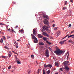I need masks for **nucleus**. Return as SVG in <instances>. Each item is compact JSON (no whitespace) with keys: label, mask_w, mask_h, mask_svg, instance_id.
Masks as SVG:
<instances>
[{"label":"nucleus","mask_w":74,"mask_h":74,"mask_svg":"<svg viewBox=\"0 0 74 74\" xmlns=\"http://www.w3.org/2000/svg\"><path fill=\"white\" fill-rule=\"evenodd\" d=\"M54 53H56L57 55H60L64 53V52L63 51H62L60 49H56V51H54Z\"/></svg>","instance_id":"nucleus-1"},{"label":"nucleus","mask_w":74,"mask_h":74,"mask_svg":"<svg viewBox=\"0 0 74 74\" xmlns=\"http://www.w3.org/2000/svg\"><path fill=\"white\" fill-rule=\"evenodd\" d=\"M31 36L33 39H34V43H37L38 42V40L37 39L36 37L33 34H31Z\"/></svg>","instance_id":"nucleus-2"},{"label":"nucleus","mask_w":74,"mask_h":74,"mask_svg":"<svg viewBox=\"0 0 74 74\" xmlns=\"http://www.w3.org/2000/svg\"><path fill=\"white\" fill-rule=\"evenodd\" d=\"M48 27H47V26L45 25L43 27V29H44V30H45L46 31H47L48 33H49V29L48 28L49 27L48 26H47Z\"/></svg>","instance_id":"nucleus-3"},{"label":"nucleus","mask_w":74,"mask_h":74,"mask_svg":"<svg viewBox=\"0 0 74 74\" xmlns=\"http://www.w3.org/2000/svg\"><path fill=\"white\" fill-rule=\"evenodd\" d=\"M45 56L46 57H47L48 58L49 56V51H48V50L46 49L45 51Z\"/></svg>","instance_id":"nucleus-4"},{"label":"nucleus","mask_w":74,"mask_h":74,"mask_svg":"<svg viewBox=\"0 0 74 74\" xmlns=\"http://www.w3.org/2000/svg\"><path fill=\"white\" fill-rule=\"evenodd\" d=\"M44 24L47 25V26H49L48 21L46 19H45L44 21Z\"/></svg>","instance_id":"nucleus-5"},{"label":"nucleus","mask_w":74,"mask_h":74,"mask_svg":"<svg viewBox=\"0 0 74 74\" xmlns=\"http://www.w3.org/2000/svg\"><path fill=\"white\" fill-rule=\"evenodd\" d=\"M43 34L44 36H47V37H49V36L48 35V34L46 32H44L43 33Z\"/></svg>","instance_id":"nucleus-6"},{"label":"nucleus","mask_w":74,"mask_h":74,"mask_svg":"<svg viewBox=\"0 0 74 74\" xmlns=\"http://www.w3.org/2000/svg\"><path fill=\"white\" fill-rule=\"evenodd\" d=\"M43 17L44 18H45V19L49 18V17H48V16L46 15V14L43 15Z\"/></svg>","instance_id":"nucleus-7"},{"label":"nucleus","mask_w":74,"mask_h":74,"mask_svg":"<svg viewBox=\"0 0 74 74\" xmlns=\"http://www.w3.org/2000/svg\"><path fill=\"white\" fill-rule=\"evenodd\" d=\"M69 61H66L64 62V65L65 66H67V64H69Z\"/></svg>","instance_id":"nucleus-8"},{"label":"nucleus","mask_w":74,"mask_h":74,"mask_svg":"<svg viewBox=\"0 0 74 74\" xmlns=\"http://www.w3.org/2000/svg\"><path fill=\"white\" fill-rule=\"evenodd\" d=\"M33 33L34 35H36V29H34L33 30Z\"/></svg>","instance_id":"nucleus-9"},{"label":"nucleus","mask_w":74,"mask_h":74,"mask_svg":"<svg viewBox=\"0 0 74 74\" xmlns=\"http://www.w3.org/2000/svg\"><path fill=\"white\" fill-rule=\"evenodd\" d=\"M65 67L64 68V69L66 71H68L69 70V66H65Z\"/></svg>","instance_id":"nucleus-10"},{"label":"nucleus","mask_w":74,"mask_h":74,"mask_svg":"<svg viewBox=\"0 0 74 74\" xmlns=\"http://www.w3.org/2000/svg\"><path fill=\"white\" fill-rule=\"evenodd\" d=\"M55 66H56L57 67H59V63L57 62H56L55 63Z\"/></svg>","instance_id":"nucleus-11"},{"label":"nucleus","mask_w":74,"mask_h":74,"mask_svg":"<svg viewBox=\"0 0 74 74\" xmlns=\"http://www.w3.org/2000/svg\"><path fill=\"white\" fill-rule=\"evenodd\" d=\"M38 38H42V36H41V34H38Z\"/></svg>","instance_id":"nucleus-12"},{"label":"nucleus","mask_w":74,"mask_h":74,"mask_svg":"<svg viewBox=\"0 0 74 74\" xmlns=\"http://www.w3.org/2000/svg\"><path fill=\"white\" fill-rule=\"evenodd\" d=\"M39 44L41 45H44V44L42 42H39Z\"/></svg>","instance_id":"nucleus-13"},{"label":"nucleus","mask_w":74,"mask_h":74,"mask_svg":"<svg viewBox=\"0 0 74 74\" xmlns=\"http://www.w3.org/2000/svg\"><path fill=\"white\" fill-rule=\"evenodd\" d=\"M23 29H21L20 30H19V33H23Z\"/></svg>","instance_id":"nucleus-14"},{"label":"nucleus","mask_w":74,"mask_h":74,"mask_svg":"<svg viewBox=\"0 0 74 74\" xmlns=\"http://www.w3.org/2000/svg\"><path fill=\"white\" fill-rule=\"evenodd\" d=\"M46 42L47 43V44H48L49 45H51V44L52 43L51 42H49L48 41H46Z\"/></svg>","instance_id":"nucleus-15"},{"label":"nucleus","mask_w":74,"mask_h":74,"mask_svg":"<svg viewBox=\"0 0 74 74\" xmlns=\"http://www.w3.org/2000/svg\"><path fill=\"white\" fill-rule=\"evenodd\" d=\"M43 40L44 41H46V40H47V39L45 37H43Z\"/></svg>","instance_id":"nucleus-16"},{"label":"nucleus","mask_w":74,"mask_h":74,"mask_svg":"<svg viewBox=\"0 0 74 74\" xmlns=\"http://www.w3.org/2000/svg\"><path fill=\"white\" fill-rule=\"evenodd\" d=\"M67 54H68V56H67V60H68V58H69V54L68 53H67L66 55H67Z\"/></svg>","instance_id":"nucleus-17"},{"label":"nucleus","mask_w":74,"mask_h":74,"mask_svg":"<svg viewBox=\"0 0 74 74\" xmlns=\"http://www.w3.org/2000/svg\"><path fill=\"white\" fill-rule=\"evenodd\" d=\"M47 74H50V73H51V71L50 70H48L47 71Z\"/></svg>","instance_id":"nucleus-18"},{"label":"nucleus","mask_w":74,"mask_h":74,"mask_svg":"<svg viewBox=\"0 0 74 74\" xmlns=\"http://www.w3.org/2000/svg\"><path fill=\"white\" fill-rule=\"evenodd\" d=\"M57 35H58V36H59V35H60V32H57Z\"/></svg>","instance_id":"nucleus-19"},{"label":"nucleus","mask_w":74,"mask_h":74,"mask_svg":"<svg viewBox=\"0 0 74 74\" xmlns=\"http://www.w3.org/2000/svg\"><path fill=\"white\" fill-rule=\"evenodd\" d=\"M10 53H11V52H9L8 54V56L9 57H10L11 56V54H10Z\"/></svg>","instance_id":"nucleus-20"},{"label":"nucleus","mask_w":74,"mask_h":74,"mask_svg":"<svg viewBox=\"0 0 74 74\" xmlns=\"http://www.w3.org/2000/svg\"><path fill=\"white\" fill-rule=\"evenodd\" d=\"M43 74H45V70L44 69L43 70Z\"/></svg>","instance_id":"nucleus-21"},{"label":"nucleus","mask_w":74,"mask_h":74,"mask_svg":"<svg viewBox=\"0 0 74 74\" xmlns=\"http://www.w3.org/2000/svg\"><path fill=\"white\" fill-rule=\"evenodd\" d=\"M66 9H67V8L66 7H63L62 8V10H66Z\"/></svg>","instance_id":"nucleus-22"},{"label":"nucleus","mask_w":74,"mask_h":74,"mask_svg":"<svg viewBox=\"0 0 74 74\" xmlns=\"http://www.w3.org/2000/svg\"><path fill=\"white\" fill-rule=\"evenodd\" d=\"M40 69H38V71L37 72L38 74H39L40 73Z\"/></svg>","instance_id":"nucleus-23"},{"label":"nucleus","mask_w":74,"mask_h":74,"mask_svg":"<svg viewBox=\"0 0 74 74\" xmlns=\"http://www.w3.org/2000/svg\"><path fill=\"white\" fill-rule=\"evenodd\" d=\"M67 1H65V2H64V5H66L67 4Z\"/></svg>","instance_id":"nucleus-24"},{"label":"nucleus","mask_w":74,"mask_h":74,"mask_svg":"<svg viewBox=\"0 0 74 74\" xmlns=\"http://www.w3.org/2000/svg\"><path fill=\"white\" fill-rule=\"evenodd\" d=\"M52 67V65H50V64H49V67L50 68H51Z\"/></svg>","instance_id":"nucleus-25"},{"label":"nucleus","mask_w":74,"mask_h":74,"mask_svg":"<svg viewBox=\"0 0 74 74\" xmlns=\"http://www.w3.org/2000/svg\"><path fill=\"white\" fill-rule=\"evenodd\" d=\"M44 67L45 68H47V65L46 64H45L44 65Z\"/></svg>","instance_id":"nucleus-26"},{"label":"nucleus","mask_w":74,"mask_h":74,"mask_svg":"<svg viewBox=\"0 0 74 74\" xmlns=\"http://www.w3.org/2000/svg\"><path fill=\"white\" fill-rule=\"evenodd\" d=\"M28 74H30V70H28Z\"/></svg>","instance_id":"nucleus-27"},{"label":"nucleus","mask_w":74,"mask_h":74,"mask_svg":"<svg viewBox=\"0 0 74 74\" xmlns=\"http://www.w3.org/2000/svg\"><path fill=\"white\" fill-rule=\"evenodd\" d=\"M2 57L3 58H6V56H2Z\"/></svg>","instance_id":"nucleus-28"},{"label":"nucleus","mask_w":74,"mask_h":74,"mask_svg":"<svg viewBox=\"0 0 74 74\" xmlns=\"http://www.w3.org/2000/svg\"><path fill=\"white\" fill-rule=\"evenodd\" d=\"M59 43H60V44H61V45H62V44H63L62 41L60 42H59Z\"/></svg>","instance_id":"nucleus-29"},{"label":"nucleus","mask_w":74,"mask_h":74,"mask_svg":"<svg viewBox=\"0 0 74 74\" xmlns=\"http://www.w3.org/2000/svg\"><path fill=\"white\" fill-rule=\"evenodd\" d=\"M4 48L5 49H8V47H5Z\"/></svg>","instance_id":"nucleus-30"},{"label":"nucleus","mask_w":74,"mask_h":74,"mask_svg":"<svg viewBox=\"0 0 74 74\" xmlns=\"http://www.w3.org/2000/svg\"><path fill=\"white\" fill-rule=\"evenodd\" d=\"M71 41H72V40H69V41L68 42H70L71 43Z\"/></svg>","instance_id":"nucleus-31"},{"label":"nucleus","mask_w":74,"mask_h":74,"mask_svg":"<svg viewBox=\"0 0 74 74\" xmlns=\"http://www.w3.org/2000/svg\"><path fill=\"white\" fill-rule=\"evenodd\" d=\"M65 41H66V40H63L62 41V43L63 44V43H64V42H65Z\"/></svg>","instance_id":"nucleus-32"},{"label":"nucleus","mask_w":74,"mask_h":74,"mask_svg":"<svg viewBox=\"0 0 74 74\" xmlns=\"http://www.w3.org/2000/svg\"><path fill=\"white\" fill-rule=\"evenodd\" d=\"M3 39L4 40H6V38H5V36H3Z\"/></svg>","instance_id":"nucleus-33"},{"label":"nucleus","mask_w":74,"mask_h":74,"mask_svg":"<svg viewBox=\"0 0 74 74\" xmlns=\"http://www.w3.org/2000/svg\"><path fill=\"white\" fill-rule=\"evenodd\" d=\"M63 69L62 68H60L59 69V70H60V71H63V69Z\"/></svg>","instance_id":"nucleus-34"},{"label":"nucleus","mask_w":74,"mask_h":74,"mask_svg":"<svg viewBox=\"0 0 74 74\" xmlns=\"http://www.w3.org/2000/svg\"><path fill=\"white\" fill-rule=\"evenodd\" d=\"M49 64H47V65H46V67H49Z\"/></svg>","instance_id":"nucleus-35"},{"label":"nucleus","mask_w":74,"mask_h":74,"mask_svg":"<svg viewBox=\"0 0 74 74\" xmlns=\"http://www.w3.org/2000/svg\"><path fill=\"white\" fill-rule=\"evenodd\" d=\"M11 31H12V32H14V29H11Z\"/></svg>","instance_id":"nucleus-36"},{"label":"nucleus","mask_w":74,"mask_h":74,"mask_svg":"<svg viewBox=\"0 0 74 74\" xmlns=\"http://www.w3.org/2000/svg\"><path fill=\"white\" fill-rule=\"evenodd\" d=\"M18 64H20V62H19V61H17V63Z\"/></svg>","instance_id":"nucleus-37"},{"label":"nucleus","mask_w":74,"mask_h":74,"mask_svg":"<svg viewBox=\"0 0 74 74\" xmlns=\"http://www.w3.org/2000/svg\"><path fill=\"white\" fill-rule=\"evenodd\" d=\"M3 39H1L0 40L1 42H3Z\"/></svg>","instance_id":"nucleus-38"},{"label":"nucleus","mask_w":74,"mask_h":74,"mask_svg":"<svg viewBox=\"0 0 74 74\" xmlns=\"http://www.w3.org/2000/svg\"><path fill=\"white\" fill-rule=\"evenodd\" d=\"M31 58H34V55H31Z\"/></svg>","instance_id":"nucleus-39"},{"label":"nucleus","mask_w":74,"mask_h":74,"mask_svg":"<svg viewBox=\"0 0 74 74\" xmlns=\"http://www.w3.org/2000/svg\"><path fill=\"white\" fill-rule=\"evenodd\" d=\"M0 25H4V24H2V23H0Z\"/></svg>","instance_id":"nucleus-40"},{"label":"nucleus","mask_w":74,"mask_h":74,"mask_svg":"<svg viewBox=\"0 0 74 74\" xmlns=\"http://www.w3.org/2000/svg\"><path fill=\"white\" fill-rule=\"evenodd\" d=\"M72 37L71 35L70 36H68V38H70V37Z\"/></svg>","instance_id":"nucleus-41"},{"label":"nucleus","mask_w":74,"mask_h":74,"mask_svg":"<svg viewBox=\"0 0 74 74\" xmlns=\"http://www.w3.org/2000/svg\"><path fill=\"white\" fill-rule=\"evenodd\" d=\"M71 44H73L74 43V42L72 40V41H71Z\"/></svg>","instance_id":"nucleus-42"},{"label":"nucleus","mask_w":74,"mask_h":74,"mask_svg":"<svg viewBox=\"0 0 74 74\" xmlns=\"http://www.w3.org/2000/svg\"><path fill=\"white\" fill-rule=\"evenodd\" d=\"M18 25H17L16 26V27H15V29H16L17 28H18Z\"/></svg>","instance_id":"nucleus-43"},{"label":"nucleus","mask_w":74,"mask_h":74,"mask_svg":"<svg viewBox=\"0 0 74 74\" xmlns=\"http://www.w3.org/2000/svg\"><path fill=\"white\" fill-rule=\"evenodd\" d=\"M58 29V27H55L54 28V30H56V29Z\"/></svg>","instance_id":"nucleus-44"},{"label":"nucleus","mask_w":74,"mask_h":74,"mask_svg":"<svg viewBox=\"0 0 74 74\" xmlns=\"http://www.w3.org/2000/svg\"><path fill=\"white\" fill-rule=\"evenodd\" d=\"M71 24L69 25V27H71Z\"/></svg>","instance_id":"nucleus-45"},{"label":"nucleus","mask_w":74,"mask_h":74,"mask_svg":"<svg viewBox=\"0 0 74 74\" xmlns=\"http://www.w3.org/2000/svg\"><path fill=\"white\" fill-rule=\"evenodd\" d=\"M48 49L50 51H51V48L50 47H49Z\"/></svg>","instance_id":"nucleus-46"},{"label":"nucleus","mask_w":74,"mask_h":74,"mask_svg":"<svg viewBox=\"0 0 74 74\" xmlns=\"http://www.w3.org/2000/svg\"><path fill=\"white\" fill-rule=\"evenodd\" d=\"M10 68H11V66H10L8 67V69H10Z\"/></svg>","instance_id":"nucleus-47"},{"label":"nucleus","mask_w":74,"mask_h":74,"mask_svg":"<svg viewBox=\"0 0 74 74\" xmlns=\"http://www.w3.org/2000/svg\"><path fill=\"white\" fill-rule=\"evenodd\" d=\"M70 1L71 2V3H73V0H70Z\"/></svg>","instance_id":"nucleus-48"},{"label":"nucleus","mask_w":74,"mask_h":74,"mask_svg":"<svg viewBox=\"0 0 74 74\" xmlns=\"http://www.w3.org/2000/svg\"><path fill=\"white\" fill-rule=\"evenodd\" d=\"M52 26H53V27H55V24H53V25Z\"/></svg>","instance_id":"nucleus-49"},{"label":"nucleus","mask_w":74,"mask_h":74,"mask_svg":"<svg viewBox=\"0 0 74 74\" xmlns=\"http://www.w3.org/2000/svg\"><path fill=\"white\" fill-rule=\"evenodd\" d=\"M15 59L17 58V56H16L15 55Z\"/></svg>","instance_id":"nucleus-50"},{"label":"nucleus","mask_w":74,"mask_h":74,"mask_svg":"<svg viewBox=\"0 0 74 74\" xmlns=\"http://www.w3.org/2000/svg\"><path fill=\"white\" fill-rule=\"evenodd\" d=\"M56 48L57 49H59V47H58L56 46Z\"/></svg>","instance_id":"nucleus-51"},{"label":"nucleus","mask_w":74,"mask_h":74,"mask_svg":"<svg viewBox=\"0 0 74 74\" xmlns=\"http://www.w3.org/2000/svg\"><path fill=\"white\" fill-rule=\"evenodd\" d=\"M12 52H13V53H16V52L14 51H12Z\"/></svg>","instance_id":"nucleus-52"},{"label":"nucleus","mask_w":74,"mask_h":74,"mask_svg":"<svg viewBox=\"0 0 74 74\" xmlns=\"http://www.w3.org/2000/svg\"><path fill=\"white\" fill-rule=\"evenodd\" d=\"M73 36H74V34H73L71 35V37H73Z\"/></svg>","instance_id":"nucleus-53"},{"label":"nucleus","mask_w":74,"mask_h":74,"mask_svg":"<svg viewBox=\"0 0 74 74\" xmlns=\"http://www.w3.org/2000/svg\"><path fill=\"white\" fill-rule=\"evenodd\" d=\"M16 48H18V45H17L16 46Z\"/></svg>","instance_id":"nucleus-54"},{"label":"nucleus","mask_w":74,"mask_h":74,"mask_svg":"<svg viewBox=\"0 0 74 74\" xmlns=\"http://www.w3.org/2000/svg\"><path fill=\"white\" fill-rule=\"evenodd\" d=\"M69 12L70 14H71V11H69Z\"/></svg>","instance_id":"nucleus-55"},{"label":"nucleus","mask_w":74,"mask_h":74,"mask_svg":"<svg viewBox=\"0 0 74 74\" xmlns=\"http://www.w3.org/2000/svg\"><path fill=\"white\" fill-rule=\"evenodd\" d=\"M20 40H21L18 39L17 40V41H20Z\"/></svg>","instance_id":"nucleus-56"},{"label":"nucleus","mask_w":74,"mask_h":74,"mask_svg":"<svg viewBox=\"0 0 74 74\" xmlns=\"http://www.w3.org/2000/svg\"><path fill=\"white\" fill-rule=\"evenodd\" d=\"M69 36V35L66 36H65V38H66V37H68V36Z\"/></svg>","instance_id":"nucleus-57"},{"label":"nucleus","mask_w":74,"mask_h":74,"mask_svg":"<svg viewBox=\"0 0 74 74\" xmlns=\"http://www.w3.org/2000/svg\"><path fill=\"white\" fill-rule=\"evenodd\" d=\"M53 59L54 60L55 59V57H53Z\"/></svg>","instance_id":"nucleus-58"},{"label":"nucleus","mask_w":74,"mask_h":74,"mask_svg":"<svg viewBox=\"0 0 74 74\" xmlns=\"http://www.w3.org/2000/svg\"><path fill=\"white\" fill-rule=\"evenodd\" d=\"M10 28H9V29H8V30L9 31V32H10Z\"/></svg>","instance_id":"nucleus-59"},{"label":"nucleus","mask_w":74,"mask_h":74,"mask_svg":"<svg viewBox=\"0 0 74 74\" xmlns=\"http://www.w3.org/2000/svg\"><path fill=\"white\" fill-rule=\"evenodd\" d=\"M56 70V68H54L53 70Z\"/></svg>","instance_id":"nucleus-60"},{"label":"nucleus","mask_w":74,"mask_h":74,"mask_svg":"<svg viewBox=\"0 0 74 74\" xmlns=\"http://www.w3.org/2000/svg\"><path fill=\"white\" fill-rule=\"evenodd\" d=\"M13 3L14 4H16V2H14V3Z\"/></svg>","instance_id":"nucleus-61"},{"label":"nucleus","mask_w":74,"mask_h":74,"mask_svg":"<svg viewBox=\"0 0 74 74\" xmlns=\"http://www.w3.org/2000/svg\"><path fill=\"white\" fill-rule=\"evenodd\" d=\"M15 53V54H17V55H18V53Z\"/></svg>","instance_id":"nucleus-62"},{"label":"nucleus","mask_w":74,"mask_h":74,"mask_svg":"<svg viewBox=\"0 0 74 74\" xmlns=\"http://www.w3.org/2000/svg\"><path fill=\"white\" fill-rule=\"evenodd\" d=\"M66 38L65 37H64L63 38H62V39H64V38Z\"/></svg>","instance_id":"nucleus-63"},{"label":"nucleus","mask_w":74,"mask_h":74,"mask_svg":"<svg viewBox=\"0 0 74 74\" xmlns=\"http://www.w3.org/2000/svg\"><path fill=\"white\" fill-rule=\"evenodd\" d=\"M55 74H58V73H55Z\"/></svg>","instance_id":"nucleus-64"}]
</instances>
